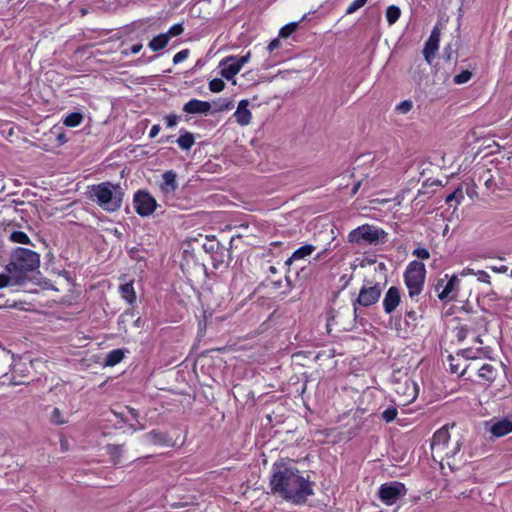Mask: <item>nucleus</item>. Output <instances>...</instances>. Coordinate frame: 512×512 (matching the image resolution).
<instances>
[{
	"instance_id": "7ed1b4c3",
	"label": "nucleus",
	"mask_w": 512,
	"mask_h": 512,
	"mask_svg": "<svg viewBox=\"0 0 512 512\" xmlns=\"http://www.w3.org/2000/svg\"><path fill=\"white\" fill-rule=\"evenodd\" d=\"M39 266L40 255L37 252L28 248L18 247L12 250L5 270L8 273H16V277L25 282L27 274L35 271Z\"/></svg>"
},
{
	"instance_id": "de8ad7c7",
	"label": "nucleus",
	"mask_w": 512,
	"mask_h": 512,
	"mask_svg": "<svg viewBox=\"0 0 512 512\" xmlns=\"http://www.w3.org/2000/svg\"><path fill=\"white\" fill-rule=\"evenodd\" d=\"M489 269L495 273H506L507 270H508V267L505 266V265H500V266H489Z\"/></svg>"
},
{
	"instance_id": "f3484780",
	"label": "nucleus",
	"mask_w": 512,
	"mask_h": 512,
	"mask_svg": "<svg viewBox=\"0 0 512 512\" xmlns=\"http://www.w3.org/2000/svg\"><path fill=\"white\" fill-rule=\"evenodd\" d=\"M211 109V104L207 101H202L198 99H191L188 101L183 110L188 114H208Z\"/></svg>"
},
{
	"instance_id": "c85d7f7f",
	"label": "nucleus",
	"mask_w": 512,
	"mask_h": 512,
	"mask_svg": "<svg viewBox=\"0 0 512 512\" xmlns=\"http://www.w3.org/2000/svg\"><path fill=\"white\" fill-rule=\"evenodd\" d=\"M481 354H482V348H477V349L466 348V349L461 350L459 353H457V356H462L465 359L475 360V359L480 358Z\"/></svg>"
},
{
	"instance_id": "c756f323",
	"label": "nucleus",
	"mask_w": 512,
	"mask_h": 512,
	"mask_svg": "<svg viewBox=\"0 0 512 512\" xmlns=\"http://www.w3.org/2000/svg\"><path fill=\"white\" fill-rule=\"evenodd\" d=\"M124 354L121 350L116 349L109 352L106 358V364L113 366L122 361Z\"/></svg>"
},
{
	"instance_id": "603ef678",
	"label": "nucleus",
	"mask_w": 512,
	"mask_h": 512,
	"mask_svg": "<svg viewBox=\"0 0 512 512\" xmlns=\"http://www.w3.org/2000/svg\"><path fill=\"white\" fill-rule=\"evenodd\" d=\"M173 139V136H166V137H161L158 142L159 143H167V142H171Z\"/></svg>"
},
{
	"instance_id": "49530a36",
	"label": "nucleus",
	"mask_w": 512,
	"mask_h": 512,
	"mask_svg": "<svg viewBox=\"0 0 512 512\" xmlns=\"http://www.w3.org/2000/svg\"><path fill=\"white\" fill-rule=\"evenodd\" d=\"M280 43H281V42H280L279 38H275V39H273V40L268 44V46H267V50H268L269 52H273L274 50H276L277 48H279V47H280Z\"/></svg>"
},
{
	"instance_id": "4c0bfd02",
	"label": "nucleus",
	"mask_w": 512,
	"mask_h": 512,
	"mask_svg": "<svg viewBox=\"0 0 512 512\" xmlns=\"http://www.w3.org/2000/svg\"><path fill=\"white\" fill-rule=\"evenodd\" d=\"M471 77H472V73L468 70H464L454 77V82L456 84H464V83L468 82L471 79Z\"/></svg>"
},
{
	"instance_id": "393cba45",
	"label": "nucleus",
	"mask_w": 512,
	"mask_h": 512,
	"mask_svg": "<svg viewBox=\"0 0 512 512\" xmlns=\"http://www.w3.org/2000/svg\"><path fill=\"white\" fill-rule=\"evenodd\" d=\"M120 293L123 299L129 304H133L136 300V294L132 283H125L120 286Z\"/></svg>"
},
{
	"instance_id": "f03ea898",
	"label": "nucleus",
	"mask_w": 512,
	"mask_h": 512,
	"mask_svg": "<svg viewBox=\"0 0 512 512\" xmlns=\"http://www.w3.org/2000/svg\"><path fill=\"white\" fill-rule=\"evenodd\" d=\"M89 198L106 212L118 211L123 203L124 189L109 181L89 186Z\"/></svg>"
},
{
	"instance_id": "ea45409f",
	"label": "nucleus",
	"mask_w": 512,
	"mask_h": 512,
	"mask_svg": "<svg viewBox=\"0 0 512 512\" xmlns=\"http://www.w3.org/2000/svg\"><path fill=\"white\" fill-rule=\"evenodd\" d=\"M188 56H189L188 49H183V50L177 52L173 57V64L177 65V64L183 62L184 60H186L188 58Z\"/></svg>"
},
{
	"instance_id": "2f4dec72",
	"label": "nucleus",
	"mask_w": 512,
	"mask_h": 512,
	"mask_svg": "<svg viewBox=\"0 0 512 512\" xmlns=\"http://www.w3.org/2000/svg\"><path fill=\"white\" fill-rule=\"evenodd\" d=\"M50 420H51L52 423H54L56 425H62V424L67 422V420L64 417L63 413L57 407L53 408V410L51 412V415H50Z\"/></svg>"
},
{
	"instance_id": "dca6fc26",
	"label": "nucleus",
	"mask_w": 512,
	"mask_h": 512,
	"mask_svg": "<svg viewBox=\"0 0 512 512\" xmlns=\"http://www.w3.org/2000/svg\"><path fill=\"white\" fill-rule=\"evenodd\" d=\"M249 101L246 99L241 100L238 103L237 109L234 112L236 122L241 126L250 124L252 119L251 111L248 109Z\"/></svg>"
},
{
	"instance_id": "bb28decb",
	"label": "nucleus",
	"mask_w": 512,
	"mask_h": 512,
	"mask_svg": "<svg viewBox=\"0 0 512 512\" xmlns=\"http://www.w3.org/2000/svg\"><path fill=\"white\" fill-rule=\"evenodd\" d=\"M9 240L14 243L32 245L29 236L23 231H12Z\"/></svg>"
},
{
	"instance_id": "cd10ccee",
	"label": "nucleus",
	"mask_w": 512,
	"mask_h": 512,
	"mask_svg": "<svg viewBox=\"0 0 512 512\" xmlns=\"http://www.w3.org/2000/svg\"><path fill=\"white\" fill-rule=\"evenodd\" d=\"M83 120V116L81 113L73 112L68 114L64 120L63 123L68 127H76L81 124Z\"/></svg>"
},
{
	"instance_id": "39448f33",
	"label": "nucleus",
	"mask_w": 512,
	"mask_h": 512,
	"mask_svg": "<svg viewBox=\"0 0 512 512\" xmlns=\"http://www.w3.org/2000/svg\"><path fill=\"white\" fill-rule=\"evenodd\" d=\"M425 278L426 268L424 263L418 260L411 261L405 269L404 282L412 300L418 301V296L424 288Z\"/></svg>"
},
{
	"instance_id": "473e14b6",
	"label": "nucleus",
	"mask_w": 512,
	"mask_h": 512,
	"mask_svg": "<svg viewBox=\"0 0 512 512\" xmlns=\"http://www.w3.org/2000/svg\"><path fill=\"white\" fill-rule=\"evenodd\" d=\"M183 32H184L183 23H176V24L172 25L169 28V30L164 34L167 35L168 39L170 40L172 37L179 36Z\"/></svg>"
},
{
	"instance_id": "7c9ffc66",
	"label": "nucleus",
	"mask_w": 512,
	"mask_h": 512,
	"mask_svg": "<svg viewBox=\"0 0 512 512\" xmlns=\"http://www.w3.org/2000/svg\"><path fill=\"white\" fill-rule=\"evenodd\" d=\"M448 359H449L450 371L452 373H458L461 376H463L466 373L468 366H466L463 369H460V364L458 362L456 363V361H458V359L455 356L449 355Z\"/></svg>"
},
{
	"instance_id": "37998d69",
	"label": "nucleus",
	"mask_w": 512,
	"mask_h": 512,
	"mask_svg": "<svg viewBox=\"0 0 512 512\" xmlns=\"http://www.w3.org/2000/svg\"><path fill=\"white\" fill-rule=\"evenodd\" d=\"M164 120H165L167 128H173L174 126L177 125L179 118L177 115L171 114V115H167L164 118Z\"/></svg>"
},
{
	"instance_id": "2eb2a0df",
	"label": "nucleus",
	"mask_w": 512,
	"mask_h": 512,
	"mask_svg": "<svg viewBox=\"0 0 512 512\" xmlns=\"http://www.w3.org/2000/svg\"><path fill=\"white\" fill-rule=\"evenodd\" d=\"M176 178L177 175L173 170H169L163 173L160 189L165 197L173 196L174 192L177 190L178 183Z\"/></svg>"
},
{
	"instance_id": "ddd939ff",
	"label": "nucleus",
	"mask_w": 512,
	"mask_h": 512,
	"mask_svg": "<svg viewBox=\"0 0 512 512\" xmlns=\"http://www.w3.org/2000/svg\"><path fill=\"white\" fill-rule=\"evenodd\" d=\"M400 301H401V293H400V290L395 287V286H391L385 296H384V299H383V309L385 311L386 314H390L392 313L396 308L397 306L400 304Z\"/></svg>"
},
{
	"instance_id": "a18cd8bd",
	"label": "nucleus",
	"mask_w": 512,
	"mask_h": 512,
	"mask_svg": "<svg viewBox=\"0 0 512 512\" xmlns=\"http://www.w3.org/2000/svg\"><path fill=\"white\" fill-rule=\"evenodd\" d=\"M142 44L141 43H137V44H134L131 46L130 50H124L122 53L123 55L127 56L129 54H137L141 51L142 49Z\"/></svg>"
},
{
	"instance_id": "bf43d9fd",
	"label": "nucleus",
	"mask_w": 512,
	"mask_h": 512,
	"mask_svg": "<svg viewBox=\"0 0 512 512\" xmlns=\"http://www.w3.org/2000/svg\"><path fill=\"white\" fill-rule=\"evenodd\" d=\"M462 337H464V334L458 335V338H462Z\"/></svg>"
},
{
	"instance_id": "9b49d317",
	"label": "nucleus",
	"mask_w": 512,
	"mask_h": 512,
	"mask_svg": "<svg viewBox=\"0 0 512 512\" xmlns=\"http://www.w3.org/2000/svg\"><path fill=\"white\" fill-rule=\"evenodd\" d=\"M460 279L458 275H452L449 280L444 283V279H440L436 285V290L439 291L438 297L440 300H452L456 297Z\"/></svg>"
},
{
	"instance_id": "b1692460",
	"label": "nucleus",
	"mask_w": 512,
	"mask_h": 512,
	"mask_svg": "<svg viewBox=\"0 0 512 512\" xmlns=\"http://www.w3.org/2000/svg\"><path fill=\"white\" fill-rule=\"evenodd\" d=\"M169 39L167 37V35H165L164 33H161L157 36H155L148 44L149 48L152 50V51H160L162 50L163 48H165L168 43H169Z\"/></svg>"
},
{
	"instance_id": "09e8293b",
	"label": "nucleus",
	"mask_w": 512,
	"mask_h": 512,
	"mask_svg": "<svg viewBox=\"0 0 512 512\" xmlns=\"http://www.w3.org/2000/svg\"><path fill=\"white\" fill-rule=\"evenodd\" d=\"M160 130H161V127L159 124L153 125L150 129L149 137L155 138L159 134Z\"/></svg>"
},
{
	"instance_id": "a878e982",
	"label": "nucleus",
	"mask_w": 512,
	"mask_h": 512,
	"mask_svg": "<svg viewBox=\"0 0 512 512\" xmlns=\"http://www.w3.org/2000/svg\"><path fill=\"white\" fill-rule=\"evenodd\" d=\"M401 16V9L396 5H390L386 8L385 17L388 24H395Z\"/></svg>"
},
{
	"instance_id": "6e6d98bb",
	"label": "nucleus",
	"mask_w": 512,
	"mask_h": 512,
	"mask_svg": "<svg viewBox=\"0 0 512 512\" xmlns=\"http://www.w3.org/2000/svg\"><path fill=\"white\" fill-rule=\"evenodd\" d=\"M358 188H359V184L355 185V186H354V188H353V191H352V192H353V193H356V192H357V190H358Z\"/></svg>"
},
{
	"instance_id": "c9c22d12",
	"label": "nucleus",
	"mask_w": 512,
	"mask_h": 512,
	"mask_svg": "<svg viewBox=\"0 0 512 512\" xmlns=\"http://www.w3.org/2000/svg\"><path fill=\"white\" fill-rule=\"evenodd\" d=\"M368 0H354L346 9V14L350 15L362 8Z\"/></svg>"
},
{
	"instance_id": "3c124183",
	"label": "nucleus",
	"mask_w": 512,
	"mask_h": 512,
	"mask_svg": "<svg viewBox=\"0 0 512 512\" xmlns=\"http://www.w3.org/2000/svg\"><path fill=\"white\" fill-rule=\"evenodd\" d=\"M327 252H328V249H326V248L321 250L320 252H318L315 255L314 260H316V261L322 260L325 257V255L327 254Z\"/></svg>"
},
{
	"instance_id": "6ab92c4d",
	"label": "nucleus",
	"mask_w": 512,
	"mask_h": 512,
	"mask_svg": "<svg viewBox=\"0 0 512 512\" xmlns=\"http://www.w3.org/2000/svg\"><path fill=\"white\" fill-rule=\"evenodd\" d=\"M316 250V247L312 244H305L298 249H296L291 257H289L286 260V264L290 265L293 262H296L298 260H303L313 254V252Z\"/></svg>"
},
{
	"instance_id": "c03bdc74",
	"label": "nucleus",
	"mask_w": 512,
	"mask_h": 512,
	"mask_svg": "<svg viewBox=\"0 0 512 512\" xmlns=\"http://www.w3.org/2000/svg\"><path fill=\"white\" fill-rule=\"evenodd\" d=\"M475 276H477L478 281L490 284V275L486 271L478 270Z\"/></svg>"
},
{
	"instance_id": "a19ab883",
	"label": "nucleus",
	"mask_w": 512,
	"mask_h": 512,
	"mask_svg": "<svg viewBox=\"0 0 512 512\" xmlns=\"http://www.w3.org/2000/svg\"><path fill=\"white\" fill-rule=\"evenodd\" d=\"M412 107V102L410 100H405L397 105L396 110L403 114H406L412 109Z\"/></svg>"
},
{
	"instance_id": "e433bc0d",
	"label": "nucleus",
	"mask_w": 512,
	"mask_h": 512,
	"mask_svg": "<svg viewBox=\"0 0 512 512\" xmlns=\"http://www.w3.org/2000/svg\"><path fill=\"white\" fill-rule=\"evenodd\" d=\"M398 411L395 407H388L382 412V418L387 422H392L397 417Z\"/></svg>"
},
{
	"instance_id": "4be33fe9",
	"label": "nucleus",
	"mask_w": 512,
	"mask_h": 512,
	"mask_svg": "<svg viewBox=\"0 0 512 512\" xmlns=\"http://www.w3.org/2000/svg\"><path fill=\"white\" fill-rule=\"evenodd\" d=\"M177 144L182 150H190L195 144L194 135L191 132L181 130L180 136L176 140Z\"/></svg>"
},
{
	"instance_id": "0eeeda50",
	"label": "nucleus",
	"mask_w": 512,
	"mask_h": 512,
	"mask_svg": "<svg viewBox=\"0 0 512 512\" xmlns=\"http://www.w3.org/2000/svg\"><path fill=\"white\" fill-rule=\"evenodd\" d=\"M250 57V52H247L242 56H227L223 58L218 65L219 74L227 80H232L242 67L249 62Z\"/></svg>"
},
{
	"instance_id": "052dcab7",
	"label": "nucleus",
	"mask_w": 512,
	"mask_h": 512,
	"mask_svg": "<svg viewBox=\"0 0 512 512\" xmlns=\"http://www.w3.org/2000/svg\"><path fill=\"white\" fill-rule=\"evenodd\" d=\"M462 337H464V334L458 335V338H462Z\"/></svg>"
},
{
	"instance_id": "f257e3e1",
	"label": "nucleus",
	"mask_w": 512,
	"mask_h": 512,
	"mask_svg": "<svg viewBox=\"0 0 512 512\" xmlns=\"http://www.w3.org/2000/svg\"><path fill=\"white\" fill-rule=\"evenodd\" d=\"M274 494L294 504H302L313 494L312 483L296 468L285 463H274L270 478Z\"/></svg>"
},
{
	"instance_id": "5701e85b",
	"label": "nucleus",
	"mask_w": 512,
	"mask_h": 512,
	"mask_svg": "<svg viewBox=\"0 0 512 512\" xmlns=\"http://www.w3.org/2000/svg\"><path fill=\"white\" fill-rule=\"evenodd\" d=\"M16 273H0V289L12 286V285H20L23 283L22 279H18L16 277Z\"/></svg>"
},
{
	"instance_id": "8fccbe9b",
	"label": "nucleus",
	"mask_w": 512,
	"mask_h": 512,
	"mask_svg": "<svg viewBox=\"0 0 512 512\" xmlns=\"http://www.w3.org/2000/svg\"><path fill=\"white\" fill-rule=\"evenodd\" d=\"M476 271L472 268H469V267H466L464 268L459 274H458V277L461 276V277H465V276H468V275H475Z\"/></svg>"
},
{
	"instance_id": "13d9d810",
	"label": "nucleus",
	"mask_w": 512,
	"mask_h": 512,
	"mask_svg": "<svg viewBox=\"0 0 512 512\" xmlns=\"http://www.w3.org/2000/svg\"><path fill=\"white\" fill-rule=\"evenodd\" d=\"M4 190V186L0 185V192Z\"/></svg>"
},
{
	"instance_id": "20e7f679",
	"label": "nucleus",
	"mask_w": 512,
	"mask_h": 512,
	"mask_svg": "<svg viewBox=\"0 0 512 512\" xmlns=\"http://www.w3.org/2000/svg\"><path fill=\"white\" fill-rule=\"evenodd\" d=\"M449 426L445 425L438 429L431 440V450L434 459L437 457L443 460L444 457H454L460 450L463 444L462 438L456 440L452 447H449Z\"/></svg>"
},
{
	"instance_id": "aec40b11",
	"label": "nucleus",
	"mask_w": 512,
	"mask_h": 512,
	"mask_svg": "<svg viewBox=\"0 0 512 512\" xmlns=\"http://www.w3.org/2000/svg\"><path fill=\"white\" fill-rule=\"evenodd\" d=\"M143 440L146 443L165 446L168 445L170 439L163 432L152 430L143 436Z\"/></svg>"
},
{
	"instance_id": "680f3d73",
	"label": "nucleus",
	"mask_w": 512,
	"mask_h": 512,
	"mask_svg": "<svg viewBox=\"0 0 512 512\" xmlns=\"http://www.w3.org/2000/svg\"><path fill=\"white\" fill-rule=\"evenodd\" d=\"M510 276L512 277V269H511V272H510Z\"/></svg>"
},
{
	"instance_id": "72a5a7b5",
	"label": "nucleus",
	"mask_w": 512,
	"mask_h": 512,
	"mask_svg": "<svg viewBox=\"0 0 512 512\" xmlns=\"http://www.w3.org/2000/svg\"><path fill=\"white\" fill-rule=\"evenodd\" d=\"M297 25V23L293 22L283 26L279 31V37L288 38L296 30Z\"/></svg>"
},
{
	"instance_id": "1a4fd4ad",
	"label": "nucleus",
	"mask_w": 512,
	"mask_h": 512,
	"mask_svg": "<svg viewBox=\"0 0 512 512\" xmlns=\"http://www.w3.org/2000/svg\"><path fill=\"white\" fill-rule=\"evenodd\" d=\"M157 207L155 198L146 191H138L134 195V208L142 217L151 215Z\"/></svg>"
},
{
	"instance_id": "f8f14e48",
	"label": "nucleus",
	"mask_w": 512,
	"mask_h": 512,
	"mask_svg": "<svg viewBox=\"0 0 512 512\" xmlns=\"http://www.w3.org/2000/svg\"><path fill=\"white\" fill-rule=\"evenodd\" d=\"M439 41H440V30L438 27H434L428 40L425 43V47L423 49V55L429 64L432 62V60L435 57L436 52L438 51Z\"/></svg>"
},
{
	"instance_id": "58836bf2",
	"label": "nucleus",
	"mask_w": 512,
	"mask_h": 512,
	"mask_svg": "<svg viewBox=\"0 0 512 512\" xmlns=\"http://www.w3.org/2000/svg\"><path fill=\"white\" fill-rule=\"evenodd\" d=\"M463 198H464V196H463L462 190L457 189L456 191H454L453 193H451L450 195L447 196L446 203H451L452 201H456V203L459 204V203H461Z\"/></svg>"
},
{
	"instance_id": "864d4df0",
	"label": "nucleus",
	"mask_w": 512,
	"mask_h": 512,
	"mask_svg": "<svg viewBox=\"0 0 512 512\" xmlns=\"http://www.w3.org/2000/svg\"><path fill=\"white\" fill-rule=\"evenodd\" d=\"M415 312L414 311H409L407 312V317L411 318V319H415Z\"/></svg>"
},
{
	"instance_id": "423d86ee",
	"label": "nucleus",
	"mask_w": 512,
	"mask_h": 512,
	"mask_svg": "<svg viewBox=\"0 0 512 512\" xmlns=\"http://www.w3.org/2000/svg\"><path fill=\"white\" fill-rule=\"evenodd\" d=\"M387 233L380 227L370 224L361 225L353 229L348 240L357 245H379L386 242Z\"/></svg>"
},
{
	"instance_id": "4d7b16f0",
	"label": "nucleus",
	"mask_w": 512,
	"mask_h": 512,
	"mask_svg": "<svg viewBox=\"0 0 512 512\" xmlns=\"http://www.w3.org/2000/svg\"><path fill=\"white\" fill-rule=\"evenodd\" d=\"M476 342L481 343L482 341L480 340L479 337H476Z\"/></svg>"
},
{
	"instance_id": "412c9836",
	"label": "nucleus",
	"mask_w": 512,
	"mask_h": 512,
	"mask_svg": "<svg viewBox=\"0 0 512 512\" xmlns=\"http://www.w3.org/2000/svg\"><path fill=\"white\" fill-rule=\"evenodd\" d=\"M477 374L485 383H492L497 376V369L488 363L483 364L478 368Z\"/></svg>"
},
{
	"instance_id": "79ce46f5",
	"label": "nucleus",
	"mask_w": 512,
	"mask_h": 512,
	"mask_svg": "<svg viewBox=\"0 0 512 512\" xmlns=\"http://www.w3.org/2000/svg\"><path fill=\"white\" fill-rule=\"evenodd\" d=\"M413 255L422 260L429 259V257H430L429 251L423 247H418V248L414 249Z\"/></svg>"
},
{
	"instance_id": "6e6552de",
	"label": "nucleus",
	"mask_w": 512,
	"mask_h": 512,
	"mask_svg": "<svg viewBox=\"0 0 512 512\" xmlns=\"http://www.w3.org/2000/svg\"><path fill=\"white\" fill-rule=\"evenodd\" d=\"M407 493L405 485L398 481H391L382 484L378 491L380 500L385 505H394Z\"/></svg>"
},
{
	"instance_id": "f704fd0d",
	"label": "nucleus",
	"mask_w": 512,
	"mask_h": 512,
	"mask_svg": "<svg viewBox=\"0 0 512 512\" xmlns=\"http://www.w3.org/2000/svg\"><path fill=\"white\" fill-rule=\"evenodd\" d=\"M225 87V83L220 78H214L209 82V89L214 93L221 92Z\"/></svg>"
},
{
	"instance_id": "a211bd4d",
	"label": "nucleus",
	"mask_w": 512,
	"mask_h": 512,
	"mask_svg": "<svg viewBox=\"0 0 512 512\" xmlns=\"http://www.w3.org/2000/svg\"><path fill=\"white\" fill-rule=\"evenodd\" d=\"M489 431L496 437H502L512 432V421L502 419L491 423Z\"/></svg>"
},
{
	"instance_id": "4468645a",
	"label": "nucleus",
	"mask_w": 512,
	"mask_h": 512,
	"mask_svg": "<svg viewBox=\"0 0 512 512\" xmlns=\"http://www.w3.org/2000/svg\"><path fill=\"white\" fill-rule=\"evenodd\" d=\"M395 391L405 397V403L411 402L416 399L418 395V386L417 384L409 378H406L404 383H399L395 388Z\"/></svg>"
},
{
	"instance_id": "5fc2aeb1",
	"label": "nucleus",
	"mask_w": 512,
	"mask_h": 512,
	"mask_svg": "<svg viewBox=\"0 0 512 512\" xmlns=\"http://www.w3.org/2000/svg\"><path fill=\"white\" fill-rule=\"evenodd\" d=\"M230 106H231V103H227L225 106H222L220 109L221 110H227V109L230 108Z\"/></svg>"
},
{
	"instance_id": "9d476101",
	"label": "nucleus",
	"mask_w": 512,
	"mask_h": 512,
	"mask_svg": "<svg viewBox=\"0 0 512 512\" xmlns=\"http://www.w3.org/2000/svg\"><path fill=\"white\" fill-rule=\"evenodd\" d=\"M381 293L382 289L379 284L363 286L360 289L356 302L354 303V310H357L356 304L363 307H368L375 304L379 300Z\"/></svg>"
}]
</instances>
